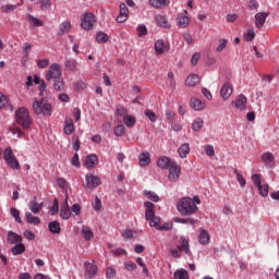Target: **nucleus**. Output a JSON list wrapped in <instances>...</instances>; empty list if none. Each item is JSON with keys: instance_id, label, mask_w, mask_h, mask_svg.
<instances>
[{"instance_id": "obj_16", "label": "nucleus", "mask_w": 279, "mask_h": 279, "mask_svg": "<svg viewBox=\"0 0 279 279\" xmlns=\"http://www.w3.org/2000/svg\"><path fill=\"white\" fill-rule=\"evenodd\" d=\"M269 16L268 13L259 12L255 15V27L260 29L265 25V21H267V17Z\"/></svg>"}, {"instance_id": "obj_19", "label": "nucleus", "mask_w": 279, "mask_h": 279, "mask_svg": "<svg viewBox=\"0 0 279 279\" xmlns=\"http://www.w3.org/2000/svg\"><path fill=\"white\" fill-rule=\"evenodd\" d=\"M140 167H147L151 162V155L149 151L140 154L138 156Z\"/></svg>"}, {"instance_id": "obj_56", "label": "nucleus", "mask_w": 279, "mask_h": 279, "mask_svg": "<svg viewBox=\"0 0 279 279\" xmlns=\"http://www.w3.org/2000/svg\"><path fill=\"white\" fill-rule=\"evenodd\" d=\"M254 38H256V34L254 33L253 29H248L246 32V34L244 35V39L247 41V43H252V40H254Z\"/></svg>"}, {"instance_id": "obj_14", "label": "nucleus", "mask_w": 279, "mask_h": 279, "mask_svg": "<svg viewBox=\"0 0 279 279\" xmlns=\"http://www.w3.org/2000/svg\"><path fill=\"white\" fill-rule=\"evenodd\" d=\"M174 162L175 160H171V158L162 156L157 160V167H159V169H169Z\"/></svg>"}, {"instance_id": "obj_51", "label": "nucleus", "mask_w": 279, "mask_h": 279, "mask_svg": "<svg viewBox=\"0 0 279 279\" xmlns=\"http://www.w3.org/2000/svg\"><path fill=\"white\" fill-rule=\"evenodd\" d=\"M175 279H189V272L186 270H177L174 272Z\"/></svg>"}, {"instance_id": "obj_33", "label": "nucleus", "mask_w": 279, "mask_h": 279, "mask_svg": "<svg viewBox=\"0 0 279 279\" xmlns=\"http://www.w3.org/2000/svg\"><path fill=\"white\" fill-rule=\"evenodd\" d=\"M189 16L180 13L177 17V23L179 27H189Z\"/></svg>"}, {"instance_id": "obj_22", "label": "nucleus", "mask_w": 279, "mask_h": 279, "mask_svg": "<svg viewBox=\"0 0 279 279\" xmlns=\"http://www.w3.org/2000/svg\"><path fill=\"white\" fill-rule=\"evenodd\" d=\"M155 21L159 27H163L165 29H169V27H171V24H169V20H167L161 14L156 15Z\"/></svg>"}, {"instance_id": "obj_49", "label": "nucleus", "mask_w": 279, "mask_h": 279, "mask_svg": "<svg viewBox=\"0 0 279 279\" xmlns=\"http://www.w3.org/2000/svg\"><path fill=\"white\" fill-rule=\"evenodd\" d=\"M114 136H123L125 134V125L119 124L114 128L113 131Z\"/></svg>"}, {"instance_id": "obj_52", "label": "nucleus", "mask_w": 279, "mask_h": 279, "mask_svg": "<svg viewBox=\"0 0 279 279\" xmlns=\"http://www.w3.org/2000/svg\"><path fill=\"white\" fill-rule=\"evenodd\" d=\"M145 117H147L151 123H156L157 121L156 112L151 111L150 109L145 110Z\"/></svg>"}, {"instance_id": "obj_55", "label": "nucleus", "mask_w": 279, "mask_h": 279, "mask_svg": "<svg viewBox=\"0 0 279 279\" xmlns=\"http://www.w3.org/2000/svg\"><path fill=\"white\" fill-rule=\"evenodd\" d=\"M177 222L178 223H189L190 226H195V223H197V220H195L193 218H187V219L177 218Z\"/></svg>"}, {"instance_id": "obj_21", "label": "nucleus", "mask_w": 279, "mask_h": 279, "mask_svg": "<svg viewBox=\"0 0 279 279\" xmlns=\"http://www.w3.org/2000/svg\"><path fill=\"white\" fill-rule=\"evenodd\" d=\"M43 203L38 204V202H36V197H34L28 204V208L34 215H38V213L43 210Z\"/></svg>"}, {"instance_id": "obj_39", "label": "nucleus", "mask_w": 279, "mask_h": 279, "mask_svg": "<svg viewBox=\"0 0 279 279\" xmlns=\"http://www.w3.org/2000/svg\"><path fill=\"white\" fill-rule=\"evenodd\" d=\"M25 217H26V221L27 223H33V226H39L40 223V218L32 215V213L27 211L25 214Z\"/></svg>"}, {"instance_id": "obj_11", "label": "nucleus", "mask_w": 279, "mask_h": 279, "mask_svg": "<svg viewBox=\"0 0 279 279\" xmlns=\"http://www.w3.org/2000/svg\"><path fill=\"white\" fill-rule=\"evenodd\" d=\"M129 17L130 10L128 9V5H125V3H120V12L116 19L117 23H125V21H128Z\"/></svg>"}, {"instance_id": "obj_13", "label": "nucleus", "mask_w": 279, "mask_h": 279, "mask_svg": "<svg viewBox=\"0 0 279 279\" xmlns=\"http://www.w3.org/2000/svg\"><path fill=\"white\" fill-rule=\"evenodd\" d=\"M7 241L11 245H19L20 243H23V236L19 235L14 231H9L7 235Z\"/></svg>"}, {"instance_id": "obj_36", "label": "nucleus", "mask_w": 279, "mask_h": 279, "mask_svg": "<svg viewBox=\"0 0 279 279\" xmlns=\"http://www.w3.org/2000/svg\"><path fill=\"white\" fill-rule=\"evenodd\" d=\"M262 158H263V161L265 162L266 167H274V154L264 153Z\"/></svg>"}, {"instance_id": "obj_41", "label": "nucleus", "mask_w": 279, "mask_h": 279, "mask_svg": "<svg viewBox=\"0 0 279 279\" xmlns=\"http://www.w3.org/2000/svg\"><path fill=\"white\" fill-rule=\"evenodd\" d=\"M123 123L126 128H134L136 125V118H134V116H124Z\"/></svg>"}, {"instance_id": "obj_50", "label": "nucleus", "mask_w": 279, "mask_h": 279, "mask_svg": "<svg viewBox=\"0 0 279 279\" xmlns=\"http://www.w3.org/2000/svg\"><path fill=\"white\" fill-rule=\"evenodd\" d=\"M136 263L137 265H140V267H142L143 274H145V276H149V269H147V266L145 265V262H143V258L137 257Z\"/></svg>"}, {"instance_id": "obj_64", "label": "nucleus", "mask_w": 279, "mask_h": 279, "mask_svg": "<svg viewBox=\"0 0 279 279\" xmlns=\"http://www.w3.org/2000/svg\"><path fill=\"white\" fill-rule=\"evenodd\" d=\"M57 184L59 189H66V186H69V182H66L64 178L57 179Z\"/></svg>"}, {"instance_id": "obj_37", "label": "nucleus", "mask_w": 279, "mask_h": 279, "mask_svg": "<svg viewBox=\"0 0 279 279\" xmlns=\"http://www.w3.org/2000/svg\"><path fill=\"white\" fill-rule=\"evenodd\" d=\"M190 104L195 110H204V108H206V104L202 102V100L197 98H192Z\"/></svg>"}, {"instance_id": "obj_31", "label": "nucleus", "mask_w": 279, "mask_h": 279, "mask_svg": "<svg viewBox=\"0 0 279 279\" xmlns=\"http://www.w3.org/2000/svg\"><path fill=\"white\" fill-rule=\"evenodd\" d=\"M71 32V22H62L59 26L58 36H64Z\"/></svg>"}, {"instance_id": "obj_54", "label": "nucleus", "mask_w": 279, "mask_h": 279, "mask_svg": "<svg viewBox=\"0 0 279 279\" xmlns=\"http://www.w3.org/2000/svg\"><path fill=\"white\" fill-rule=\"evenodd\" d=\"M204 151H205L206 156H209L210 158H213L215 156V147H213V145H205Z\"/></svg>"}, {"instance_id": "obj_40", "label": "nucleus", "mask_w": 279, "mask_h": 279, "mask_svg": "<svg viewBox=\"0 0 279 279\" xmlns=\"http://www.w3.org/2000/svg\"><path fill=\"white\" fill-rule=\"evenodd\" d=\"M54 83L52 84L54 90H58L59 93H62L65 90V86H64V81L61 78H57L53 81Z\"/></svg>"}, {"instance_id": "obj_58", "label": "nucleus", "mask_w": 279, "mask_h": 279, "mask_svg": "<svg viewBox=\"0 0 279 279\" xmlns=\"http://www.w3.org/2000/svg\"><path fill=\"white\" fill-rule=\"evenodd\" d=\"M96 40L97 43H108V35L105 33H97Z\"/></svg>"}, {"instance_id": "obj_8", "label": "nucleus", "mask_w": 279, "mask_h": 279, "mask_svg": "<svg viewBox=\"0 0 279 279\" xmlns=\"http://www.w3.org/2000/svg\"><path fill=\"white\" fill-rule=\"evenodd\" d=\"M84 269H85V278L87 279L95 278V276H97V271H99V267L97 266V264H95V260L85 262Z\"/></svg>"}, {"instance_id": "obj_24", "label": "nucleus", "mask_w": 279, "mask_h": 279, "mask_svg": "<svg viewBox=\"0 0 279 279\" xmlns=\"http://www.w3.org/2000/svg\"><path fill=\"white\" fill-rule=\"evenodd\" d=\"M180 241H181V244L179 245V250H181V252H184L187 255H191L189 239H186L185 236H181Z\"/></svg>"}, {"instance_id": "obj_60", "label": "nucleus", "mask_w": 279, "mask_h": 279, "mask_svg": "<svg viewBox=\"0 0 279 279\" xmlns=\"http://www.w3.org/2000/svg\"><path fill=\"white\" fill-rule=\"evenodd\" d=\"M226 47H228V39H219V45L216 48V50L218 52H221V51H223V49H226Z\"/></svg>"}, {"instance_id": "obj_7", "label": "nucleus", "mask_w": 279, "mask_h": 279, "mask_svg": "<svg viewBox=\"0 0 279 279\" xmlns=\"http://www.w3.org/2000/svg\"><path fill=\"white\" fill-rule=\"evenodd\" d=\"M101 179L93 173H87L85 175V189L88 191H93L94 189H97V186H100Z\"/></svg>"}, {"instance_id": "obj_28", "label": "nucleus", "mask_w": 279, "mask_h": 279, "mask_svg": "<svg viewBox=\"0 0 279 279\" xmlns=\"http://www.w3.org/2000/svg\"><path fill=\"white\" fill-rule=\"evenodd\" d=\"M26 21H28L29 25H32L33 27H43V25H45V23H43V21H40L38 17L28 14L26 16Z\"/></svg>"}, {"instance_id": "obj_53", "label": "nucleus", "mask_w": 279, "mask_h": 279, "mask_svg": "<svg viewBox=\"0 0 279 279\" xmlns=\"http://www.w3.org/2000/svg\"><path fill=\"white\" fill-rule=\"evenodd\" d=\"M10 132H12L13 135H17V138H23V136H25V133H23L19 126H11Z\"/></svg>"}, {"instance_id": "obj_12", "label": "nucleus", "mask_w": 279, "mask_h": 279, "mask_svg": "<svg viewBox=\"0 0 279 279\" xmlns=\"http://www.w3.org/2000/svg\"><path fill=\"white\" fill-rule=\"evenodd\" d=\"M149 226L150 228H156V230L166 231V230H171V227L173 225L167 223V222H165L163 225H160V218H155L149 222Z\"/></svg>"}, {"instance_id": "obj_5", "label": "nucleus", "mask_w": 279, "mask_h": 279, "mask_svg": "<svg viewBox=\"0 0 279 279\" xmlns=\"http://www.w3.org/2000/svg\"><path fill=\"white\" fill-rule=\"evenodd\" d=\"M62 77V71L60 70V64L53 63L48 68L46 72L47 82H51V80H60Z\"/></svg>"}, {"instance_id": "obj_63", "label": "nucleus", "mask_w": 279, "mask_h": 279, "mask_svg": "<svg viewBox=\"0 0 279 279\" xmlns=\"http://www.w3.org/2000/svg\"><path fill=\"white\" fill-rule=\"evenodd\" d=\"M252 182H253V184H255V186H257V189L259 186H262L263 184H260V182H262L260 174H253L252 175Z\"/></svg>"}, {"instance_id": "obj_4", "label": "nucleus", "mask_w": 279, "mask_h": 279, "mask_svg": "<svg viewBox=\"0 0 279 279\" xmlns=\"http://www.w3.org/2000/svg\"><path fill=\"white\" fill-rule=\"evenodd\" d=\"M3 158L11 169H15L16 171L21 170V163H19V159L14 156V151L12 148H5L3 153Z\"/></svg>"}, {"instance_id": "obj_42", "label": "nucleus", "mask_w": 279, "mask_h": 279, "mask_svg": "<svg viewBox=\"0 0 279 279\" xmlns=\"http://www.w3.org/2000/svg\"><path fill=\"white\" fill-rule=\"evenodd\" d=\"M202 128H204V120H202V118H197L196 120L193 121L192 130L194 132H199V130H202Z\"/></svg>"}, {"instance_id": "obj_48", "label": "nucleus", "mask_w": 279, "mask_h": 279, "mask_svg": "<svg viewBox=\"0 0 279 279\" xmlns=\"http://www.w3.org/2000/svg\"><path fill=\"white\" fill-rule=\"evenodd\" d=\"M40 10L47 12L51 8V0H39Z\"/></svg>"}, {"instance_id": "obj_32", "label": "nucleus", "mask_w": 279, "mask_h": 279, "mask_svg": "<svg viewBox=\"0 0 279 279\" xmlns=\"http://www.w3.org/2000/svg\"><path fill=\"white\" fill-rule=\"evenodd\" d=\"M198 241L201 245H208V243H210V234H208V231L202 230L198 236Z\"/></svg>"}, {"instance_id": "obj_34", "label": "nucleus", "mask_w": 279, "mask_h": 279, "mask_svg": "<svg viewBox=\"0 0 279 279\" xmlns=\"http://www.w3.org/2000/svg\"><path fill=\"white\" fill-rule=\"evenodd\" d=\"M11 252L13 256H19L21 254H24L25 252V244L23 242H20V244H15L12 248Z\"/></svg>"}, {"instance_id": "obj_61", "label": "nucleus", "mask_w": 279, "mask_h": 279, "mask_svg": "<svg viewBox=\"0 0 279 279\" xmlns=\"http://www.w3.org/2000/svg\"><path fill=\"white\" fill-rule=\"evenodd\" d=\"M114 276H117V270H114L112 267H108L106 269V278L112 279V278H114Z\"/></svg>"}, {"instance_id": "obj_17", "label": "nucleus", "mask_w": 279, "mask_h": 279, "mask_svg": "<svg viewBox=\"0 0 279 279\" xmlns=\"http://www.w3.org/2000/svg\"><path fill=\"white\" fill-rule=\"evenodd\" d=\"M232 93H233V89L230 83H227L221 87L220 95L225 101L226 99H230V97L232 96Z\"/></svg>"}, {"instance_id": "obj_44", "label": "nucleus", "mask_w": 279, "mask_h": 279, "mask_svg": "<svg viewBox=\"0 0 279 279\" xmlns=\"http://www.w3.org/2000/svg\"><path fill=\"white\" fill-rule=\"evenodd\" d=\"M233 173H235L236 175V181L239 182L240 186L242 189H245V184H247V181H245V178L243 177V174L239 173V170L234 169Z\"/></svg>"}, {"instance_id": "obj_1", "label": "nucleus", "mask_w": 279, "mask_h": 279, "mask_svg": "<svg viewBox=\"0 0 279 279\" xmlns=\"http://www.w3.org/2000/svg\"><path fill=\"white\" fill-rule=\"evenodd\" d=\"M197 204H202L199 196L183 197L177 205V208L181 215L189 217L190 215H195L197 213Z\"/></svg>"}, {"instance_id": "obj_3", "label": "nucleus", "mask_w": 279, "mask_h": 279, "mask_svg": "<svg viewBox=\"0 0 279 279\" xmlns=\"http://www.w3.org/2000/svg\"><path fill=\"white\" fill-rule=\"evenodd\" d=\"M33 109L35 114H44V117H51L52 107L51 104L47 102L45 98L33 102Z\"/></svg>"}, {"instance_id": "obj_35", "label": "nucleus", "mask_w": 279, "mask_h": 279, "mask_svg": "<svg viewBox=\"0 0 279 279\" xmlns=\"http://www.w3.org/2000/svg\"><path fill=\"white\" fill-rule=\"evenodd\" d=\"M48 228L52 234H60V232H62V228H60V222L58 221L50 222Z\"/></svg>"}, {"instance_id": "obj_20", "label": "nucleus", "mask_w": 279, "mask_h": 279, "mask_svg": "<svg viewBox=\"0 0 279 279\" xmlns=\"http://www.w3.org/2000/svg\"><path fill=\"white\" fill-rule=\"evenodd\" d=\"M63 130H64V134H66L68 136H71V134L75 132V125L73 124V119L65 118Z\"/></svg>"}, {"instance_id": "obj_9", "label": "nucleus", "mask_w": 279, "mask_h": 279, "mask_svg": "<svg viewBox=\"0 0 279 279\" xmlns=\"http://www.w3.org/2000/svg\"><path fill=\"white\" fill-rule=\"evenodd\" d=\"M168 169H169L168 180H170V182H178L182 173V167H180L178 162L174 161L173 163H171V167H169Z\"/></svg>"}, {"instance_id": "obj_27", "label": "nucleus", "mask_w": 279, "mask_h": 279, "mask_svg": "<svg viewBox=\"0 0 279 279\" xmlns=\"http://www.w3.org/2000/svg\"><path fill=\"white\" fill-rule=\"evenodd\" d=\"M81 234L85 239V241H90L95 236L93 233V230H90V227L88 226H83L81 229Z\"/></svg>"}, {"instance_id": "obj_30", "label": "nucleus", "mask_w": 279, "mask_h": 279, "mask_svg": "<svg viewBox=\"0 0 279 279\" xmlns=\"http://www.w3.org/2000/svg\"><path fill=\"white\" fill-rule=\"evenodd\" d=\"M199 84V76L197 74H190L185 80L186 86H197Z\"/></svg>"}, {"instance_id": "obj_59", "label": "nucleus", "mask_w": 279, "mask_h": 279, "mask_svg": "<svg viewBox=\"0 0 279 279\" xmlns=\"http://www.w3.org/2000/svg\"><path fill=\"white\" fill-rule=\"evenodd\" d=\"M137 35L140 36V38H142V36H147V26L145 25H138L137 26Z\"/></svg>"}, {"instance_id": "obj_2", "label": "nucleus", "mask_w": 279, "mask_h": 279, "mask_svg": "<svg viewBox=\"0 0 279 279\" xmlns=\"http://www.w3.org/2000/svg\"><path fill=\"white\" fill-rule=\"evenodd\" d=\"M17 125H21L23 130H29L32 128V118L29 117V110L27 108H20L15 112Z\"/></svg>"}, {"instance_id": "obj_18", "label": "nucleus", "mask_w": 279, "mask_h": 279, "mask_svg": "<svg viewBox=\"0 0 279 279\" xmlns=\"http://www.w3.org/2000/svg\"><path fill=\"white\" fill-rule=\"evenodd\" d=\"M97 162H99V158L97 157V155H88L85 159V167L86 169H94Z\"/></svg>"}, {"instance_id": "obj_47", "label": "nucleus", "mask_w": 279, "mask_h": 279, "mask_svg": "<svg viewBox=\"0 0 279 279\" xmlns=\"http://www.w3.org/2000/svg\"><path fill=\"white\" fill-rule=\"evenodd\" d=\"M257 189H258V193L262 197H268L269 196V185L264 184V185H262Z\"/></svg>"}, {"instance_id": "obj_29", "label": "nucleus", "mask_w": 279, "mask_h": 279, "mask_svg": "<svg viewBox=\"0 0 279 279\" xmlns=\"http://www.w3.org/2000/svg\"><path fill=\"white\" fill-rule=\"evenodd\" d=\"M60 217H61V219H70L71 218V209L69 208V202H66V201L61 206Z\"/></svg>"}, {"instance_id": "obj_38", "label": "nucleus", "mask_w": 279, "mask_h": 279, "mask_svg": "<svg viewBox=\"0 0 279 279\" xmlns=\"http://www.w3.org/2000/svg\"><path fill=\"white\" fill-rule=\"evenodd\" d=\"M77 66H78V63H77V60L75 59H68L65 61L66 71H77Z\"/></svg>"}, {"instance_id": "obj_43", "label": "nucleus", "mask_w": 279, "mask_h": 279, "mask_svg": "<svg viewBox=\"0 0 279 279\" xmlns=\"http://www.w3.org/2000/svg\"><path fill=\"white\" fill-rule=\"evenodd\" d=\"M16 8H19V4H5V5H2L0 10L1 12H3V14H10V12H14Z\"/></svg>"}, {"instance_id": "obj_23", "label": "nucleus", "mask_w": 279, "mask_h": 279, "mask_svg": "<svg viewBox=\"0 0 279 279\" xmlns=\"http://www.w3.org/2000/svg\"><path fill=\"white\" fill-rule=\"evenodd\" d=\"M155 51L156 53H165V51H169V46H165V41L162 39H159L155 43Z\"/></svg>"}, {"instance_id": "obj_45", "label": "nucleus", "mask_w": 279, "mask_h": 279, "mask_svg": "<svg viewBox=\"0 0 279 279\" xmlns=\"http://www.w3.org/2000/svg\"><path fill=\"white\" fill-rule=\"evenodd\" d=\"M144 195H146V197L150 199V202H160V196H158L156 192L144 191Z\"/></svg>"}, {"instance_id": "obj_57", "label": "nucleus", "mask_w": 279, "mask_h": 279, "mask_svg": "<svg viewBox=\"0 0 279 279\" xmlns=\"http://www.w3.org/2000/svg\"><path fill=\"white\" fill-rule=\"evenodd\" d=\"M59 210H60V207H59V204H58V198H56L51 208H50V215H52V216L58 215Z\"/></svg>"}, {"instance_id": "obj_46", "label": "nucleus", "mask_w": 279, "mask_h": 279, "mask_svg": "<svg viewBox=\"0 0 279 279\" xmlns=\"http://www.w3.org/2000/svg\"><path fill=\"white\" fill-rule=\"evenodd\" d=\"M10 213L17 223H23V219H21V211L19 209L12 207Z\"/></svg>"}, {"instance_id": "obj_62", "label": "nucleus", "mask_w": 279, "mask_h": 279, "mask_svg": "<svg viewBox=\"0 0 279 279\" xmlns=\"http://www.w3.org/2000/svg\"><path fill=\"white\" fill-rule=\"evenodd\" d=\"M37 66L38 69H47L49 66V60L48 59L37 60Z\"/></svg>"}, {"instance_id": "obj_6", "label": "nucleus", "mask_w": 279, "mask_h": 279, "mask_svg": "<svg viewBox=\"0 0 279 279\" xmlns=\"http://www.w3.org/2000/svg\"><path fill=\"white\" fill-rule=\"evenodd\" d=\"M95 14L93 13H84L81 16V27L82 29H85V32H90L93 29V26L95 25Z\"/></svg>"}, {"instance_id": "obj_26", "label": "nucleus", "mask_w": 279, "mask_h": 279, "mask_svg": "<svg viewBox=\"0 0 279 279\" xmlns=\"http://www.w3.org/2000/svg\"><path fill=\"white\" fill-rule=\"evenodd\" d=\"M180 158H186L191 154V145L189 143L182 144L178 149Z\"/></svg>"}, {"instance_id": "obj_25", "label": "nucleus", "mask_w": 279, "mask_h": 279, "mask_svg": "<svg viewBox=\"0 0 279 279\" xmlns=\"http://www.w3.org/2000/svg\"><path fill=\"white\" fill-rule=\"evenodd\" d=\"M149 4L151 8L162 10V8H167V5H169V0H149Z\"/></svg>"}, {"instance_id": "obj_10", "label": "nucleus", "mask_w": 279, "mask_h": 279, "mask_svg": "<svg viewBox=\"0 0 279 279\" xmlns=\"http://www.w3.org/2000/svg\"><path fill=\"white\" fill-rule=\"evenodd\" d=\"M144 207L146 208L145 211V219L146 221H154V219H160V217L156 216V211L154 210L156 208V205L151 202L144 203Z\"/></svg>"}, {"instance_id": "obj_15", "label": "nucleus", "mask_w": 279, "mask_h": 279, "mask_svg": "<svg viewBox=\"0 0 279 279\" xmlns=\"http://www.w3.org/2000/svg\"><path fill=\"white\" fill-rule=\"evenodd\" d=\"M235 108H238V110H245V108H247V97H245V95L241 94L238 96V98L235 99V101L233 102Z\"/></svg>"}]
</instances>
